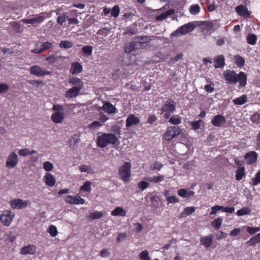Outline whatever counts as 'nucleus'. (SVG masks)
<instances>
[{"mask_svg": "<svg viewBox=\"0 0 260 260\" xmlns=\"http://www.w3.org/2000/svg\"><path fill=\"white\" fill-rule=\"evenodd\" d=\"M69 82L73 85H75L76 86L74 87H77L80 89H82L83 88V83L79 78L73 77L70 79Z\"/></svg>", "mask_w": 260, "mask_h": 260, "instance_id": "obj_30", "label": "nucleus"}, {"mask_svg": "<svg viewBox=\"0 0 260 260\" xmlns=\"http://www.w3.org/2000/svg\"><path fill=\"white\" fill-rule=\"evenodd\" d=\"M18 156L15 152H12L8 156L7 161L6 162V167L13 168L18 164Z\"/></svg>", "mask_w": 260, "mask_h": 260, "instance_id": "obj_11", "label": "nucleus"}, {"mask_svg": "<svg viewBox=\"0 0 260 260\" xmlns=\"http://www.w3.org/2000/svg\"><path fill=\"white\" fill-rule=\"evenodd\" d=\"M36 248L34 245H29L28 246H23L20 250L21 254L26 255L27 254H32L35 253Z\"/></svg>", "mask_w": 260, "mask_h": 260, "instance_id": "obj_20", "label": "nucleus"}, {"mask_svg": "<svg viewBox=\"0 0 260 260\" xmlns=\"http://www.w3.org/2000/svg\"><path fill=\"white\" fill-rule=\"evenodd\" d=\"M235 178L237 181H240L245 176V169L244 167L238 168L235 172Z\"/></svg>", "mask_w": 260, "mask_h": 260, "instance_id": "obj_26", "label": "nucleus"}, {"mask_svg": "<svg viewBox=\"0 0 260 260\" xmlns=\"http://www.w3.org/2000/svg\"><path fill=\"white\" fill-rule=\"evenodd\" d=\"M127 237V235L125 233H120L118 235L117 238L116 242L117 243H120Z\"/></svg>", "mask_w": 260, "mask_h": 260, "instance_id": "obj_62", "label": "nucleus"}, {"mask_svg": "<svg viewBox=\"0 0 260 260\" xmlns=\"http://www.w3.org/2000/svg\"><path fill=\"white\" fill-rule=\"evenodd\" d=\"M234 59L235 63L239 67L241 68L245 65V61L244 58L243 57L237 55L234 56Z\"/></svg>", "mask_w": 260, "mask_h": 260, "instance_id": "obj_34", "label": "nucleus"}, {"mask_svg": "<svg viewBox=\"0 0 260 260\" xmlns=\"http://www.w3.org/2000/svg\"><path fill=\"white\" fill-rule=\"evenodd\" d=\"M246 230L247 232L250 235H254L255 233L260 231V226L255 228L247 226Z\"/></svg>", "mask_w": 260, "mask_h": 260, "instance_id": "obj_52", "label": "nucleus"}, {"mask_svg": "<svg viewBox=\"0 0 260 260\" xmlns=\"http://www.w3.org/2000/svg\"><path fill=\"white\" fill-rule=\"evenodd\" d=\"M28 83L32 85H36L37 86H44L45 85V83L42 81L40 80H30L28 81Z\"/></svg>", "mask_w": 260, "mask_h": 260, "instance_id": "obj_57", "label": "nucleus"}, {"mask_svg": "<svg viewBox=\"0 0 260 260\" xmlns=\"http://www.w3.org/2000/svg\"><path fill=\"white\" fill-rule=\"evenodd\" d=\"M45 182L47 185L53 186L55 185L56 180L54 176L50 173H47L44 177Z\"/></svg>", "mask_w": 260, "mask_h": 260, "instance_id": "obj_24", "label": "nucleus"}, {"mask_svg": "<svg viewBox=\"0 0 260 260\" xmlns=\"http://www.w3.org/2000/svg\"><path fill=\"white\" fill-rule=\"evenodd\" d=\"M219 210H221L222 212H227L229 213H232L234 210L235 208L234 207H224L222 206L218 205Z\"/></svg>", "mask_w": 260, "mask_h": 260, "instance_id": "obj_51", "label": "nucleus"}, {"mask_svg": "<svg viewBox=\"0 0 260 260\" xmlns=\"http://www.w3.org/2000/svg\"><path fill=\"white\" fill-rule=\"evenodd\" d=\"M119 13V8L118 6H115L111 10V15L114 17H117Z\"/></svg>", "mask_w": 260, "mask_h": 260, "instance_id": "obj_55", "label": "nucleus"}, {"mask_svg": "<svg viewBox=\"0 0 260 260\" xmlns=\"http://www.w3.org/2000/svg\"><path fill=\"white\" fill-rule=\"evenodd\" d=\"M213 236L210 234L207 236H202L200 238V243L206 249L209 248L212 245Z\"/></svg>", "mask_w": 260, "mask_h": 260, "instance_id": "obj_14", "label": "nucleus"}, {"mask_svg": "<svg viewBox=\"0 0 260 260\" xmlns=\"http://www.w3.org/2000/svg\"><path fill=\"white\" fill-rule=\"evenodd\" d=\"M91 183L90 181H87L81 186L80 189L86 192H89L91 191Z\"/></svg>", "mask_w": 260, "mask_h": 260, "instance_id": "obj_46", "label": "nucleus"}, {"mask_svg": "<svg viewBox=\"0 0 260 260\" xmlns=\"http://www.w3.org/2000/svg\"><path fill=\"white\" fill-rule=\"evenodd\" d=\"M29 73L31 75L37 77H43L45 75H52V72L43 70L39 66L34 65L31 66L29 69Z\"/></svg>", "mask_w": 260, "mask_h": 260, "instance_id": "obj_6", "label": "nucleus"}, {"mask_svg": "<svg viewBox=\"0 0 260 260\" xmlns=\"http://www.w3.org/2000/svg\"><path fill=\"white\" fill-rule=\"evenodd\" d=\"M137 38L140 40L139 42L140 44L149 42L151 40L149 37L146 36L138 37Z\"/></svg>", "mask_w": 260, "mask_h": 260, "instance_id": "obj_56", "label": "nucleus"}, {"mask_svg": "<svg viewBox=\"0 0 260 260\" xmlns=\"http://www.w3.org/2000/svg\"><path fill=\"white\" fill-rule=\"evenodd\" d=\"M222 222V219L219 217H218L215 219L212 222V225L216 230L219 229Z\"/></svg>", "mask_w": 260, "mask_h": 260, "instance_id": "obj_40", "label": "nucleus"}, {"mask_svg": "<svg viewBox=\"0 0 260 260\" xmlns=\"http://www.w3.org/2000/svg\"><path fill=\"white\" fill-rule=\"evenodd\" d=\"M250 120L255 124L260 123V113L256 112L252 114L250 117Z\"/></svg>", "mask_w": 260, "mask_h": 260, "instance_id": "obj_43", "label": "nucleus"}, {"mask_svg": "<svg viewBox=\"0 0 260 260\" xmlns=\"http://www.w3.org/2000/svg\"><path fill=\"white\" fill-rule=\"evenodd\" d=\"M181 118L179 115H174L169 117V122L174 125H178L181 123Z\"/></svg>", "mask_w": 260, "mask_h": 260, "instance_id": "obj_35", "label": "nucleus"}, {"mask_svg": "<svg viewBox=\"0 0 260 260\" xmlns=\"http://www.w3.org/2000/svg\"><path fill=\"white\" fill-rule=\"evenodd\" d=\"M110 255V252L108 249H105L100 251V255L103 257H107Z\"/></svg>", "mask_w": 260, "mask_h": 260, "instance_id": "obj_63", "label": "nucleus"}, {"mask_svg": "<svg viewBox=\"0 0 260 260\" xmlns=\"http://www.w3.org/2000/svg\"><path fill=\"white\" fill-rule=\"evenodd\" d=\"M149 185V183L148 182L144 181L139 182L138 184V187L141 188L142 190L146 189Z\"/></svg>", "mask_w": 260, "mask_h": 260, "instance_id": "obj_61", "label": "nucleus"}, {"mask_svg": "<svg viewBox=\"0 0 260 260\" xmlns=\"http://www.w3.org/2000/svg\"><path fill=\"white\" fill-rule=\"evenodd\" d=\"M10 204L13 209H21L26 208L28 203L21 199H15L11 201Z\"/></svg>", "mask_w": 260, "mask_h": 260, "instance_id": "obj_13", "label": "nucleus"}, {"mask_svg": "<svg viewBox=\"0 0 260 260\" xmlns=\"http://www.w3.org/2000/svg\"><path fill=\"white\" fill-rule=\"evenodd\" d=\"M45 17L43 16H39L35 18L31 19H24L23 21L27 24H34L35 23H41L44 21Z\"/></svg>", "mask_w": 260, "mask_h": 260, "instance_id": "obj_27", "label": "nucleus"}, {"mask_svg": "<svg viewBox=\"0 0 260 260\" xmlns=\"http://www.w3.org/2000/svg\"><path fill=\"white\" fill-rule=\"evenodd\" d=\"M194 191L192 190H187L185 189H180L178 190V194L182 198H189L194 194Z\"/></svg>", "mask_w": 260, "mask_h": 260, "instance_id": "obj_23", "label": "nucleus"}, {"mask_svg": "<svg viewBox=\"0 0 260 260\" xmlns=\"http://www.w3.org/2000/svg\"><path fill=\"white\" fill-rule=\"evenodd\" d=\"M181 133V129L177 126H170L164 135V138L168 141L178 136Z\"/></svg>", "mask_w": 260, "mask_h": 260, "instance_id": "obj_5", "label": "nucleus"}, {"mask_svg": "<svg viewBox=\"0 0 260 260\" xmlns=\"http://www.w3.org/2000/svg\"><path fill=\"white\" fill-rule=\"evenodd\" d=\"M247 102V96L246 94H243L240 97L233 100V103L236 105H242Z\"/></svg>", "mask_w": 260, "mask_h": 260, "instance_id": "obj_28", "label": "nucleus"}, {"mask_svg": "<svg viewBox=\"0 0 260 260\" xmlns=\"http://www.w3.org/2000/svg\"><path fill=\"white\" fill-rule=\"evenodd\" d=\"M258 243H260V233L251 237L246 242V245L247 246H254Z\"/></svg>", "mask_w": 260, "mask_h": 260, "instance_id": "obj_25", "label": "nucleus"}, {"mask_svg": "<svg viewBox=\"0 0 260 260\" xmlns=\"http://www.w3.org/2000/svg\"><path fill=\"white\" fill-rule=\"evenodd\" d=\"M14 216V214L11 211L6 210L0 215V220L5 226H9Z\"/></svg>", "mask_w": 260, "mask_h": 260, "instance_id": "obj_8", "label": "nucleus"}, {"mask_svg": "<svg viewBox=\"0 0 260 260\" xmlns=\"http://www.w3.org/2000/svg\"><path fill=\"white\" fill-rule=\"evenodd\" d=\"M102 109L106 112L112 114L117 112L116 108L110 102L105 101Z\"/></svg>", "mask_w": 260, "mask_h": 260, "instance_id": "obj_18", "label": "nucleus"}, {"mask_svg": "<svg viewBox=\"0 0 260 260\" xmlns=\"http://www.w3.org/2000/svg\"><path fill=\"white\" fill-rule=\"evenodd\" d=\"M117 141V138L114 134H104L98 137L97 145L101 148H104L109 144H115Z\"/></svg>", "mask_w": 260, "mask_h": 260, "instance_id": "obj_2", "label": "nucleus"}, {"mask_svg": "<svg viewBox=\"0 0 260 260\" xmlns=\"http://www.w3.org/2000/svg\"><path fill=\"white\" fill-rule=\"evenodd\" d=\"M74 199V204L78 205V204H83L84 203V200L82 198L79 196H76L75 197H73Z\"/></svg>", "mask_w": 260, "mask_h": 260, "instance_id": "obj_53", "label": "nucleus"}, {"mask_svg": "<svg viewBox=\"0 0 260 260\" xmlns=\"http://www.w3.org/2000/svg\"><path fill=\"white\" fill-rule=\"evenodd\" d=\"M258 154L254 151H251L247 152L244 155V159L246 163L248 165H252L255 164L257 160Z\"/></svg>", "mask_w": 260, "mask_h": 260, "instance_id": "obj_9", "label": "nucleus"}, {"mask_svg": "<svg viewBox=\"0 0 260 260\" xmlns=\"http://www.w3.org/2000/svg\"><path fill=\"white\" fill-rule=\"evenodd\" d=\"M209 84L206 85L204 87L205 90L209 93H212L214 91V84L212 81H209Z\"/></svg>", "mask_w": 260, "mask_h": 260, "instance_id": "obj_50", "label": "nucleus"}, {"mask_svg": "<svg viewBox=\"0 0 260 260\" xmlns=\"http://www.w3.org/2000/svg\"><path fill=\"white\" fill-rule=\"evenodd\" d=\"M211 122L216 127H221L225 123L226 119L223 115L217 114L212 119Z\"/></svg>", "mask_w": 260, "mask_h": 260, "instance_id": "obj_12", "label": "nucleus"}, {"mask_svg": "<svg viewBox=\"0 0 260 260\" xmlns=\"http://www.w3.org/2000/svg\"><path fill=\"white\" fill-rule=\"evenodd\" d=\"M140 119L138 117L135 116L133 114H130L126 120V127L132 126L140 122Z\"/></svg>", "mask_w": 260, "mask_h": 260, "instance_id": "obj_19", "label": "nucleus"}, {"mask_svg": "<svg viewBox=\"0 0 260 260\" xmlns=\"http://www.w3.org/2000/svg\"><path fill=\"white\" fill-rule=\"evenodd\" d=\"M131 227L134 228L136 233H140L143 229L142 225L138 222H133L131 224Z\"/></svg>", "mask_w": 260, "mask_h": 260, "instance_id": "obj_47", "label": "nucleus"}, {"mask_svg": "<svg viewBox=\"0 0 260 260\" xmlns=\"http://www.w3.org/2000/svg\"><path fill=\"white\" fill-rule=\"evenodd\" d=\"M73 46V43L67 40L61 41L59 46L61 48L68 49L71 48Z\"/></svg>", "mask_w": 260, "mask_h": 260, "instance_id": "obj_37", "label": "nucleus"}, {"mask_svg": "<svg viewBox=\"0 0 260 260\" xmlns=\"http://www.w3.org/2000/svg\"><path fill=\"white\" fill-rule=\"evenodd\" d=\"M64 118V114L62 112H56L51 117V120L56 123H61Z\"/></svg>", "mask_w": 260, "mask_h": 260, "instance_id": "obj_17", "label": "nucleus"}, {"mask_svg": "<svg viewBox=\"0 0 260 260\" xmlns=\"http://www.w3.org/2000/svg\"><path fill=\"white\" fill-rule=\"evenodd\" d=\"M203 122L202 120L200 119L197 121L190 122V125L192 127V128L196 131L200 128L201 123Z\"/></svg>", "mask_w": 260, "mask_h": 260, "instance_id": "obj_45", "label": "nucleus"}, {"mask_svg": "<svg viewBox=\"0 0 260 260\" xmlns=\"http://www.w3.org/2000/svg\"><path fill=\"white\" fill-rule=\"evenodd\" d=\"M260 183V170L255 174V177L251 179L250 184L252 186H256Z\"/></svg>", "mask_w": 260, "mask_h": 260, "instance_id": "obj_36", "label": "nucleus"}, {"mask_svg": "<svg viewBox=\"0 0 260 260\" xmlns=\"http://www.w3.org/2000/svg\"><path fill=\"white\" fill-rule=\"evenodd\" d=\"M48 232L53 237H55L57 233L56 228L54 225H50L48 229Z\"/></svg>", "mask_w": 260, "mask_h": 260, "instance_id": "obj_58", "label": "nucleus"}, {"mask_svg": "<svg viewBox=\"0 0 260 260\" xmlns=\"http://www.w3.org/2000/svg\"><path fill=\"white\" fill-rule=\"evenodd\" d=\"M131 165L128 162H125L119 169L118 172L121 179L127 182L131 177Z\"/></svg>", "mask_w": 260, "mask_h": 260, "instance_id": "obj_3", "label": "nucleus"}, {"mask_svg": "<svg viewBox=\"0 0 260 260\" xmlns=\"http://www.w3.org/2000/svg\"><path fill=\"white\" fill-rule=\"evenodd\" d=\"M43 167L46 171H51L53 168V165L49 161H46L43 164Z\"/></svg>", "mask_w": 260, "mask_h": 260, "instance_id": "obj_54", "label": "nucleus"}, {"mask_svg": "<svg viewBox=\"0 0 260 260\" xmlns=\"http://www.w3.org/2000/svg\"><path fill=\"white\" fill-rule=\"evenodd\" d=\"M195 28V25L192 23H187L179 27L176 31L173 32L172 35H177L178 34L185 35L191 32Z\"/></svg>", "mask_w": 260, "mask_h": 260, "instance_id": "obj_7", "label": "nucleus"}, {"mask_svg": "<svg viewBox=\"0 0 260 260\" xmlns=\"http://www.w3.org/2000/svg\"><path fill=\"white\" fill-rule=\"evenodd\" d=\"M103 214L101 212L95 211L90 213L89 217L92 219H97L101 218Z\"/></svg>", "mask_w": 260, "mask_h": 260, "instance_id": "obj_49", "label": "nucleus"}, {"mask_svg": "<svg viewBox=\"0 0 260 260\" xmlns=\"http://www.w3.org/2000/svg\"><path fill=\"white\" fill-rule=\"evenodd\" d=\"M64 57L61 56L52 55L46 58V60L48 61L50 64H53L54 63L60 61Z\"/></svg>", "mask_w": 260, "mask_h": 260, "instance_id": "obj_32", "label": "nucleus"}, {"mask_svg": "<svg viewBox=\"0 0 260 260\" xmlns=\"http://www.w3.org/2000/svg\"><path fill=\"white\" fill-rule=\"evenodd\" d=\"M251 209L248 207H244L239 209L237 212V214L238 216H243L247 214H249L251 212Z\"/></svg>", "mask_w": 260, "mask_h": 260, "instance_id": "obj_39", "label": "nucleus"}, {"mask_svg": "<svg viewBox=\"0 0 260 260\" xmlns=\"http://www.w3.org/2000/svg\"><path fill=\"white\" fill-rule=\"evenodd\" d=\"M235 11L239 16L243 17L245 19H248L251 16V13L248 11L246 6L243 5L236 7Z\"/></svg>", "mask_w": 260, "mask_h": 260, "instance_id": "obj_10", "label": "nucleus"}, {"mask_svg": "<svg viewBox=\"0 0 260 260\" xmlns=\"http://www.w3.org/2000/svg\"><path fill=\"white\" fill-rule=\"evenodd\" d=\"M223 77L228 84H236L239 82V86L245 87L247 84V77L243 72H240L237 74L235 71L226 70L223 73Z\"/></svg>", "mask_w": 260, "mask_h": 260, "instance_id": "obj_1", "label": "nucleus"}, {"mask_svg": "<svg viewBox=\"0 0 260 260\" xmlns=\"http://www.w3.org/2000/svg\"><path fill=\"white\" fill-rule=\"evenodd\" d=\"M257 39V36L253 34H249L246 37L247 43L252 45H254L256 43Z\"/></svg>", "mask_w": 260, "mask_h": 260, "instance_id": "obj_33", "label": "nucleus"}, {"mask_svg": "<svg viewBox=\"0 0 260 260\" xmlns=\"http://www.w3.org/2000/svg\"><path fill=\"white\" fill-rule=\"evenodd\" d=\"M52 46V44L49 42H46L42 44V49L43 51L50 49Z\"/></svg>", "mask_w": 260, "mask_h": 260, "instance_id": "obj_64", "label": "nucleus"}, {"mask_svg": "<svg viewBox=\"0 0 260 260\" xmlns=\"http://www.w3.org/2000/svg\"><path fill=\"white\" fill-rule=\"evenodd\" d=\"M200 27L207 31H210L214 28V24L213 22L211 21H203L200 23Z\"/></svg>", "mask_w": 260, "mask_h": 260, "instance_id": "obj_22", "label": "nucleus"}, {"mask_svg": "<svg viewBox=\"0 0 260 260\" xmlns=\"http://www.w3.org/2000/svg\"><path fill=\"white\" fill-rule=\"evenodd\" d=\"M81 89H82L78 88L77 87H73L66 92L65 96L67 98L76 97L79 95Z\"/></svg>", "mask_w": 260, "mask_h": 260, "instance_id": "obj_16", "label": "nucleus"}, {"mask_svg": "<svg viewBox=\"0 0 260 260\" xmlns=\"http://www.w3.org/2000/svg\"><path fill=\"white\" fill-rule=\"evenodd\" d=\"M80 171L81 172H87L88 173H93V171L90 166L85 165H81L79 167Z\"/></svg>", "mask_w": 260, "mask_h": 260, "instance_id": "obj_42", "label": "nucleus"}, {"mask_svg": "<svg viewBox=\"0 0 260 260\" xmlns=\"http://www.w3.org/2000/svg\"><path fill=\"white\" fill-rule=\"evenodd\" d=\"M68 18V16L66 13H63L60 14L59 16L57 19V22L58 23L62 25L63 23L66 22L67 19Z\"/></svg>", "mask_w": 260, "mask_h": 260, "instance_id": "obj_41", "label": "nucleus"}, {"mask_svg": "<svg viewBox=\"0 0 260 260\" xmlns=\"http://www.w3.org/2000/svg\"><path fill=\"white\" fill-rule=\"evenodd\" d=\"M137 49L136 43L132 42L125 44L124 51L126 53H130Z\"/></svg>", "mask_w": 260, "mask_h": 260, "instance_id": "obj_31", "label": "nucleus"}, {"mask_svg": "<svg viewBox=\"0 0 260 260\" xmlns=\"http://www.w3.org/2000/svg\"><path fill=\"white\" fill-rule=\"evenodd\" d=\"M82 71V66L78 62H75L71 64L70 73L73 74H78Z\"/></svg>", "mask_w": 260, "mask_h": 260, "instance_id": "obj_21", "label": "nucleus"}, {"mask_svg": "<svg viewBox=\"0 0 260 260\" xmlns=\"http://www.w3.org/2000/svg\"><path fill=\"white\" fill-rule=\"evenodd\" d=\"M195 208L194 207H187L184 209V210L183 211L182 214L183 216H186L188 215H189L194 212L195 211Z\"/></svg>", "mask_w": 260, "mask_h": 260, "instance_id": "obj_38", "label": "nucleus"}, {"mask_svg": "<svg viewBox=\"0 0 260 260\" xmlns=\"http://www.w3.org/2000/svg\"><path fill=\"white\" fill-rule=\"evenodd\" d=\"M213 61L214 67L215 69L222 68L225 65V58L223 55L215 56Z\"/></svg>", "mask_w": 260, "mask_h": 260, "instance_id": "obj_15", "label": "nucleus"}, {"mask_svg": "<svg viewBox=\"0 0 260 260\" xmlns=\"http://www.w3.org/2000/svg\"><path fill=\"white\" fill-rule=\"evenodd\" d=\"M176 109V103L172 99H168L164 105V112L165 113L164 117L169 118Z\"/></svg>", "mask_w": 260, "mask_h": 260, "instance_id": "obj_4", "label": "nucleus"}, {"mask_svg": "<svg viewBox=\"0 0 260 260\" xmlns=\"http://www.w3.org/2000/svg\"><path fill=\"white\" fill-rule=\"evenodd\" d=\"M200 8L199 6L197 5H192L189 8V12L192 15H196L200 12Z\"/></svg>", "mask_w": 260, "mask_h": 260, "instance_id": "obj_44", "label": "nucleus"}, {"mask_svg": "<svg viewBox=\"0 0 260 260\" xmlns=\"http://www.w3.org/2000/svg\"><path fill=\"white\" fill-rule=\"evenodd\" d=\"M126 214V211L122 208L120 207H116L111 212V215L113 216H125Z\"/></svg>", "mask_w": 260, "mask_h": 260, "instance_id": "obj_29", "label": "nucleus"}, {"mask_svg": "<svg viewBox=\"0 0 260 260\" xmlns=\"http://www.w3.org/2000/svg\"><path fill=\"white\" fill-rule=\"evenodd\" d=\"M82 51L86 56H90L92 52V47L89 45L85 46L82 48Z\"/></svg>", "mask_w": 260, "mask_h": 260, "instance_id": "obj_48", "label": "nucleus"}, {"mask_svg": "<svg viewBox=\"0 0 260 260\" xmlns=\"http://www.w3.org/2000/svg\"><path fill=\"white\" fill-rule=\"evenodd\" d=\"M139 257L141 260H146L147 258H150L148 257V252L146 250L142 251L139 255Z\"/></svg>", "mask_w": 260, "mask_h": 260, "instance_id": "obj_59", "label": "nucleus"}, {"mask_svg": "<svg viewBox=\"0 0 260 260\" xmlns=\"http://www.w3.org/2000/svg\"><path fill=\"white\" fill-rule=\"evenodd\" d=\"M167 200L169 203H175L178 202L179 201V199L176 196H172L171 197H168L167 198Z\"/></svg>", "mask_w": 260, "mask_h": 260, "instance_id": "obj_60", "label": "nucleus"}]
</instances>
